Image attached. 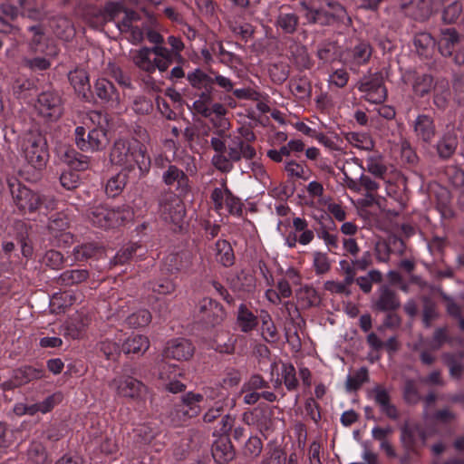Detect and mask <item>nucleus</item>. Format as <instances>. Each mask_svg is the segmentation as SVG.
<instances>
[{
	"instance_id": "obj_1",
	"label": "nucleus",
	"mask_w": 464,
	"mask_h": 464,
	"mask_svg": "<svg viewBox=\"0 0 464 464\" xmlns=\"http://www.w3.org/2000/svg\"><path fill=\"white\" fill-rule=\"evenodd\" d=\"M110 162L124 167L122 170L131 171L137 166L140 172L147 171L150 165V158L146 150L138 140L117 139L110 151Z\"/></svg>"
},
{
	"instance_id": "obj_2",
	"label": "nucleus",
	"mask_w": 464,
	"mask_h": 464,
	"mask_svg": "<svg viewBox=\"0 0 464 464\" xmlns=\"http://www.w3.org/2000/svg\"><path fill=\"white\" fill-rule=\"evenodd\" d=\"M22 156L36 170H43L49 160V148L45 136L39 130L26 132L21 143Z\"/></svg>"
},
{
	"instance_id": "obj_3",
	"label": "nucleus",
	"mask_w": 464,
	"mask_h": 464,
	"mask_svg": "<svg viewBox=\"0 0 464 464\" xmlns=\"http://www.w3.org/2000/svg\"><path fill=\"white\" fill-rule=\"evenodd\" d=\"M34 107L37 116L44 122H56L63 115L64 101L59 91L49 88L37 95Z\"/></svg>"
},
{
	"instance_id": "obj_4",
	"label": "nucleus",
	"mask_w": 464,
	"mask_h": 464,
	"mask_svg": "<svg viewBox=\"0 0 464 464\" xmlns=\"http://www.w3.org/2000/svg\"><path fill=\"white\" fill-rule=\"evenodd\" d=\"M204 401L201 393L188 392L180 397V401L175 404L168 413V419L174 427L184 425L188 420L199 415V403Z\"/></svg>"
},
{
	"instance_id": "obj_5",
	"label": "nucleus",
	"mask_w": 464,
	"mask_h": 464,
	"mask_svg": "<svg viewBox=\"0 0 464 464\" xmlns=\"http://www.w3.org/2000/svg\"><path fill=\"white\" fill-rule=\"evenodd\" d=\"M358 90L363 98L372 103H382L387 98V89L381 72L362 76L357 82Z\"/></svg>"
},
{
	"instance_id": "obj_6",
	"label": "nucleus",
	"mask_w": 464,
	"mask_h": 464,
	"mask_svg": "<svg viewBox=\"0 0 464 464\" xmlns=\"http://www.w3.org/2000/svg\"><path fill=\"white\" fill-rule=\"evenodd\" d=\"M400 432V441L405 451L417 455L426 446L428 433L420 424L405 422Z\"/></svg>"
},
{
	"instance_id": "obj_7",
	"label": "nucleus",
	"mask_w": 464,
	"mask_h": 464,
	"mask_svg": "<svg viewBox=\"0 0 464 464\" xmlns=\"http://www.w3.org/2000/svg\"><path fill=\"white\" fill-rule=\"evenodd\" d=\"M75 143L82 150H101L108 143L106 131L102 128H94L86 133L85 128L75 129Z\"/></svg>"
},
{
	"instance_id": "obj_8",
	"label": "nucleus",
	"mask_w": 464,
	"mask_h": 464,
	"mask_svg": "<svg viewBox=\"0 0 464 464\" xmlns=\"http://www.w3.org/2000/svg\"><path fill=\"white\" fill-rule=\"evenodd\" d=\"M402 80L411 85L413 94L418 98H424L436 88L435 78L432 74L420 72L416 70H408L404 72Z\"/></svg>"
},
{
	"instance_id": "obj_9",
	"label": "nucleus",
	"mask_w": 464,
	"mask_h": 464,
	"mask_svg": "<svg viewBox=\"0 0 464 464\" xmlns=\"http://www.w3.org/2000/svg\"><path fill=\"white\" fill-rule=\"evenodd\" d=\"M10 190L15 206L22 212L33 213L39 209L40 193L17 182L10 183Z\"/></svg>"
},
{
	"instance_id": "obj_10",
	"label": "nucleus",
	"mask_w": 464,
	"mask_h": 464,
	"mask_svg": "<svg viewBox=\"0 0 464 464\" xmlns=\"http://www.w3.org/2000/svg\"><path fill=\"white\" fill-rule=\"evenodd\" d=\"M401 305L398 293L387 285L379 287L371 302L372 309L379 313L396 312L401 308Z\"/></svg>"
},
{
	"instance_id": "obj_11",
	"label": "nucleus",
	"mask_w": 464,
	"mask_h": 464,
	"mask_svg": "<svg viewBox=\"0 0 464 464\" xmlns=\"http://www.w3.org/2000/svg\"><path fill=\"white\" fill-rule=\"evenodd\" d=\"M185 213L184 204L176 195H169L160 201V217L168 223L181 227Z\"/></svg>"
},
{
	"instance_id": "obj_12",
	"label": "nucleus",
	"mask_w": 464,
	"mask_h": 464,
	"mask_svg": "<svg viewBox=\"0 0 464 464\" xmlns=\"http://www.w3.org/2000/svg\"><path fill=\"white\" fill-rule=\"evenodd\" d=\"M430 198L435 203L436 209L440 213L442 218H451L454 211L451 206V193L444 186L438 182L430 184Z\"/></svg>"
},
{
	"instance_id": "obj_13",
	"label": "nucleus",
	"mask_w": 464,
	"mask_h": 464,
	"mask_svg": "<svg viewBox=\"0 0 464 464\" xmlns=\"http://www.w3.org/2000/svg\"><path fill=\"white\" fill-rule=\"evenodd\" d=\"M109 387L119 395L131 399L140 397L146 389L141 382L130 376L116 377L109 382Z\"/></svg>"
},
{
	"instance_id": "obj_14",
	"label": "nucleus",
	"mask_w": 464,
	"mask_h": 464,
	"mask_svg": "<svg viewBox=\"0 0 464 464\" xmlns=\"http://www.w3.org/2000/svg\"><path fill=\"white\" fill-rule=\"evenodd\" d=\"M301 6L306 11L305 17L311 24H317L322 26H328L334 24L326 5L322 0H309L308 3L302 2Z\"/></svg>"
},
{
	"instance_id": "obj_15",
	"label": "nucleus",
	"mask_w": 464,
	"mask_h": 464,
	"mask_svg": "<svg viewBox=\"0 0 464 464\" xmlns=\"http://www.w3.org/2000/svg\"><path fill=\"white\" fill-rule=\"evenodd\" d=\"M413 132L419 141L424 144H430L436 135L437 129L433 117L421 113L417 115L412 123Z\"/></svg>"
},
{
	"instance_id": "obj_16",
	"label": "nucleus",
	"mask_w": 464,
	"mask_h": 464,
	"mask_svg": "<svg viewBox=\"0 0 464 464\" xmlns=\"http://www.w3.org/2000/svg\"><path fill=\"white\" fill-rule=\"evenodd\" d=\"M195 347L192 343L186 338H175L167 343L163 351L166 358L177 361H188L194 354Z\"/></svg>"
},
{
	"instance_id": "obj_17",
	"label": "nucleus",
	"mask_w": 464,
	"mask_h": 464,
	"mask_svg": "<svg viewBox=\"0 0 464 464\" xmlns=\"http://www.w3.org/2000/svg\"><path fill=\"white\" fill-rule=\"evenodd\" d=\"M199 316L205 324L215 326L223 322L226 312L217 301L211 298H204L199 304Z\"/></svg>"
},
{
	"instance_id": "obj_18",
	"label": "nucleus",
	"mask_w": 464,
	"mask_h": 464,
	"mask_svg": "<svg viewBox=\"0 0 464 464\" xmlns=\"http://www.w3.org/2000/svg\"><path fill=\"white\" fill-rule=\"evenodd\" d=\"M29 31L34 34L29 46L34 53H44L47 57H56L59 49L53 43L45 38L43 29L40 25H33L29 27Z\"/></svg>"
},
{
	"instance_id": "obj_19",
	"label": "nucleus",
	"mask_w": 464,
	"mask_h": 464,
	"mask_svg": "<svg viewBox=\"0 0 464 464\" xmlns=\"http://www.w3.org/2000/svg\"><path fill=\"white\" fill-rule=\"evenodd\" d=\"M299 15L288 5H282L275 21V26L285 34H294L299 26Z\"/></svg>"
},
{
	"instance_id": "obj_20",
	"label": "nucleus",
	"mask_w": 464,
	"mask_h": 464,
	"mask_svg": "<svg viewBox=\"0 0 464 464\" xmlns=\"http://www.w3.org/2000/svg\"><path fill=\"white\" fill-rule=\"evenodd\" d=\"M461 35L454 27L441 28L437 41L439 53L445 58L453 55L454 50L459 44Z\"/></svg>"
},
{
	"instance_id": "obj_21",
	"label": "nucleus",
	"mask_w": 464,
	"mask_h": 464,
	"mask_svg": "<svg viewBox=\"0 0 464 464\" xmlns=\"http://www.w3.org/2000/svg\"><path fill=\"white\" fill-rule=\"evenodd\" d=\"M400 7L407 15L417 21H426L432 14L431 0H402Z\"/></svg>"
},
{
	"instance_id": "obj_22",
	"label": "nucleus",
	"mask_w": 464,
	"mask_h": 464,
	"mask_svg": "<svg viewBox=\"0 0 464 464\" xmlns=\"http://www.w3.org/2000/svg\"><path fill=\"white\" fill-rule=\"evenodd\" d=\"M68 79L78 97L85 102L92 98L88 72L83 69H75L68 74Z\"/></svg>"
},
{
	"instance_id": "obj_23",
	"label": "nucleus",
	"mask_w": 464,
	"mask_h": 464,
	"mask_svg": "<svg viewBox=\"0 0 464 464\" xmlns=\"http://www.w3.org/2000/svg\"><path fill=\"white\" fill-rule=\"evenodd\" d=\"M228 138L230 141L227 143V153L231 160L238 162L242 159L250 160L256 157V152L255 148L251 144H248L244 139L231 137L230 135Z\"/></svg>"
},
{
	"instance_id": "obj_24",
	"label": "nucleus",
	"mask_w": 464,
	"mask_h": 464,
	"mask_svg": "<svg viewBox=\"0 0 464 464\" xmlns=\"http://www.w3.org/2000/svg\"><path fill=\"white\" fill-rule=\"evenodd\" d=\"M191 265V255L182 251L168 255L162 264V271L174 275L186 271Z\"/></svg>"
},
{
	"instance_id": "obj_25",
	"label": "nucleus",
	"mask_w": 464,
	"mask_h": 464,
	"mask_svg": "<svg viewBox=\"0 0 464 464\" xmlns=\"http://www.w3.org/2000/svg\"><path fill=\"white\" fill-rule=\"evenodd\" d=\"M58 154L60 160L73 170L83 171L90 168V158L73 149L60 148Z\"/></svg>"
},
{
	"instance_id": "obj_26",
	"label": "nucleus",
	"mask_w": 464,
	"mask_h": 464,
	"mask_svg": "<svg viewBox=\"0 0 464 464\" xmlns=\"http://www.w3.org/2000/svg\"><path fill=\"white\" fill-rule=\"evenodd\" d=\"M212 456L218 464H227L234 459L236 452L228 436H220L212 445Z\"/></svg>"
},
{
	"instance_id": "obj_27",
	"label": "nucleus",
	"mask_w": 464,
	"mask_h": 464,
	"mask_svg": "<svg viewBox=\"0 0 464 464\" xmlns=\"http://www.w3.org/2000/svg\"><path fill=\"white\" fill-rule=\"evenodd\" d=\"M373 400L379 405L381 411L392 420L399 418V412L395 405L391 402V396L387 390L381 385H376L371 392Z\"/></svg>"
},
{
	"instance_id": "obj_28",
	"label": "nucleus",
	"mask_w": 464,
	"mask_h": 464,
	"mask_svg": "<svg viewBox=\"0 0 464 464\" xmlns=\"http://www.w3.org/2000/svg\"><path fill=\"white\" fill-rule=\"evenodd\" d=\"M288 52L295 64L299 70H308L313 63L305 45L300 42L291 39L288 45Z\"/></svg>"
},
{
	"instance_id": "obj_29",
	"label": "nucleus",
	"mask_w": 464,
	"mask_h": 464,
	"mask_svg": "<svg viewBox=\"0 0 464 464\" xmlns=\"http://www.w3.org/2000/svg\"><path fill=\"white\" fill-rule=\"evenodd\" d=\"M162 179L168 186H173L177 183V189L180 190L181 193H187L189 190L188 177L176 165H169L163 173Z\"/></svg>"
},
{
	"instance_id": "obj_30",
	"label": "nucleus",
	"mask_w": 464,
	"mask_h": 464,
	"mask_svg": "<svg viewBox=\"0 0 464 464\" xmlns=\"http://www.w3.org/2000/svg\"><path fill=\"white\" fill-rule=\"evenodd\" d=\"M113 217L114 213L111 210V208L104 205L92 207L88 214V218L94 226L102 228H109L113 227L111 219Z\"/></svg>"
},
{
	"instance_id": "obj_31",
	"label": "nucleus",
	"mask_w": 464,
	"mask_h": 464,
	"mask_svg": "<svg viewBox=\"0 0 464 464\" xmlns=\"http://www.w3.org/2000/svg\"><path fill=\"white\" fill-rule=\"evenodd\" d=\"M421 301V322L425 328L429 329L433 323L440 318L438 304L429 295H422Z\"/></svg>"
},
{
	"instance_id": "obj_32",
	"label": "nucleus",
	"mask_w": 464,
	"mask_h": 464,
	"mask_svg": "<svg viewBox=\"0 0 464 464\" xmlns=\"http://www.w3.org/2000/svg\"><path fill=\"white\" fill-rule=\"evenodd\" d=\"M16 384L25 385L30 382L40 380L44 377V369L32 365H24L13 371Z\"/></svg>"
},
{
	"instance_id": "obj_33",
	"label": "nucleus",
	"mask_w": 464,
	"mask_h": 464,
	"mask_svg": "<svg viewBox=\"0 0 464 464\" xmlns=\"http://www.w3.org/2000/svg\"><path fill=\"white\" fill-rule=\"evenodd\" d=\"M458 144V137L455 133H444L436 145V150L440 159L444 160L450 159L454 155Z\"/></svg>"
},
{
	"instance_id": "obj_34",
	"label": "nucleus",
	"mask_w": 464,
	"mask_h": 464,
	"mask_svg": "<svg viewBox=\"0 0 464 464\" xmlns=\"http://www.w3.org/2000/svg\"><path fill=\"white\" fill-rule=\"evenodd\" d=\"M94 92L102 102H119V93L111 82L100 78L95 82Z\"/></svg>"
},
{
	"instance_id": "obj_35",
	"label": "nucleus",
	"mask_w": 464,
	"mask_h": 464,
	"mask_svg": "<svg viewBox=\"0 0 464 464\" xmlns=\"http://www.w3.org/2000/svg\"><path fill=\"white\" fill-rule=\"evenodd\" d=\"M413 44L419 55L429 57L431 55L437 41L430 33L420 32L415 34Z\"/></svg>"
},
{
	"instance_id": "obj_36",
	"label": "nucleus",
	"mask_w": 464,
	"mask_h": 464,
	"mask_svg": "<svg viewBox=\"0 0 464 464\" xmlns=\"http://www.w3.org/2000/svg\"><path fill=\"white\" fill-rule=\"evenodd\" d=\"M187 80L189 84L197 90H209V88L213 87L212 70H210L209 72H206L197 68L188 73Z\"/></svg>"
},
{
	"instance_id": "obj_37",
	"label": "nucleus",
	"mask_w": 464,
	"mask_h": 464,
	"mask_svg": "<svg viewBox=\"0 0 464 464\" xmlns=\"http://www.w3.org/2000/svg\"><path fill=\"white\" fill-rule=\"evenodd\" d=\"M89 277V271L86 269H72L62 273L55 282L61 286H72L86 281Z\"/></svg>"
},
{
	"instance_id": "obj_38",
	"label": "nucleus",
	"mask_w": 464,
	"mask_h": 464,
	"mask_svg": "<svg viewBox=\"0 0 464 464\" xmlns=\"http://www.w3.org/2000/svg\"><path fill=\"white\" fill-rule=\"evenodd\" d=\"M150 347L149 339L140 334L129 337L122 344V351L126 354L142 355Z\"/></svg>"
},
{
	"instance_id": "obj_39",
	"label": "nucleus",
	"mask_w": 464,
	"mask_h": 464,
	"mask_svg": "<svg viewBox=\"0 0 464 464\" xmlns=\"http://www.w3.org/2000/svg\"><path fill=\"white\" fill-rule=\"evenodd\" d=\"M295 297L297 299V303L304 309L316 306L321 301L316 290L313 286L307 285L301 286L295 291Z\"/></svg>"
},
{
	"instance_id": "obj_40",
	"label": "nucleus",
	"mask_w": 464,
	"mask_h": 464,
	"mask_svg": "<svg viewBox=\"0 0 464 464\" xmlns=\"http://www.w3.org/2000/svg\"><path fill=\"white\" fill-rule=\"evenodd\" d=\"M216 260L223 266L229 267L235 263V255L230 243L227 240H218L215 245Z\"/></svg>"
},
{
	"instance_id": "obj_41",
	"label": "nucleus",
	"mask_w": 464,
	"mask_h": 464,
	"mask_svg": "<svg viewBox=\"0 0 464 464\" xmlns=\"http://www.w3.org/2000/svg\"><path fill=\"white\" fill-rule=\"evenodd\" d=\"M230 287L237 292H251L255 287L254 277L241 270L229 279Z\"/></svg>"
},
{
	"instance_id": "obj_42",
	"label": "nucleus",
	"mask_w": 464,
	"mask_h": 464,
	"mask_svg": "<svg viewBox=\"0 0 464 464\" xmlns=\"http://www.w3.org/2000/svg\"><path fill=\"white\" fill-rule=\"evenodd\" d=\"M237 338L228 332L218 333L213 340V347L220 353L232 354L235 352Z\"/></svg>"
},
{
	"instance_id": "obj_43",
	"label": "nucleus",
	"mask_w": 464,
	"mask_h": 464,
	"mask_svg": "<svg viewBox=\"0 0 464 464\" xmlns=\"http://www.w3.org/2000/svg\"><path fill=\"white\" fill-rule=\"evenodd\" d=\"M257 317L245 304H240L237 317L238 328L243 333H248L257 325Z\"/></svg>"
},
{
	"instance_id": "obj_44",
	"label": "nucleus",
	"mask_w": 464,
	"mask_h": 464,
	"mask_svg": "<svg viewBox=\"0 0 464 464\" xmlns=\"http://www.w3.org/2000/svg\"><path fill=\"white\" fill-rule=\"evenodd\" d=\"M128 172L121 170L112 176L106 183L105 193L110 198H115L120 195L125 188L128 180Z\"/></svg>"
},
{
	"instance_id": "obj_45",
	"label": "nucleus",
	"mask_w": 464,
	"mask_h": 464,
	"mask_svg": "<svg viewBox=\"0 0 464 464\" xmlns=\"http://www.w3.org/2000/svg\"><path fill=\"white\" fill-rule=\"evenodd\" d=\"M152 53L151 47H142L135 52L132 62L140 70L153 73V60L150 59Z\"/></svg>"
},
{
	"instance_id": "obj_46",
	"label": "nucleus",
	"mask_w": 464,
	"mask_h": 464,
	"mask_svg": "<svg viewBox=\"0 0 464 464\" xmlns=\"http://www.w3.org/2000/svg\"><path fill=\"white\" fill-rule=\"evenodd\" d=\"M382 280V274L379 270L372 269L366 276L355 278L354 282L364 294H369L372 292V284H381Z\"/></svg>"
},
{
	"instance_id": "obj_47",
	"label": "nucleus",
	"mask_w": 464,
	"mask_h": 464,
	"mask_svg": "<svg viewBox=\"0 0 464 464\" xmlns=\"http://www.w3.org/2000/svg\"><path fill=\"white\" fill-rule=\"evenodd\" d=\"M372 51V47L368 43L361 42L348 51V55L353 63L360 65L369 61Z\"/></svg>"
},
{
	"instance_id": "obj_48",
	"label": "nucleus",
	"mask_w": 464,
	"mask_h": 464,
	"mask_svg": "<svg viewBox=\"0 0 464 464\" xmlns=\"http://www.w3.org/2000/svg\"><path fill=\"white\" fill-rule=\"evenodd\" d=\"M89 323L90 320L86 315L78 314L67 323L64 334L72 339H77L82 335Z\"/></svg>"
},
{
	"instance_id": "obj_49",
	"label": "nucleus",
	"mask_w": 464,
	"mask_h": 464,
	"mask_svg": "<svg viewBox=\"0 0 464 464\" xmlns=\"http://www.w3.org/2000/svg\"><path fill=\"white\" fill-rule=\"evenodd\" d=\"M136 440L141 444H150L160 433L159 427L151 424H140L134 429Z\"/></svg>"
},
{
	"instance_id": "obj_50",
	"label": "nucleus",
	"mask_w": 464,
	"mask_h": 464,
	"mask_svg": "<svg viewBox=\"0 0 464 464\" xmlns=\"http://www.w3.org/2000/svg\"><path fill=\"white\" fill-rule=\"evenodd\" d=\"M289 87L292 93L299 100L310 98L312 86L306 78L293 79L290 81Z\"/></svg>"
},
{
	"instance_id": "obj_51",
	"label": "nucleus",
	"mask_w": 464,
	"mask_h": 464,
	"mask_svg": "<svg viewBox=\"0 0 464 464\" xmlns=\"http://www.w3.org/2000/svg\"><path fill=\"white\" fill-rule=\"evenodd\" d=\"M243 420L247 425H256L260 428L267 427L269 419L266 416V411L255 408L252 411L245 412L243 414Z\"/></svg>"
},
{
	"instance_id": "obj_52",
	"label": "nucleus",
	"mask_w": 464,
	"mask_h": 464,
	"mask_svg": "<svg viewBox=\"0 0 464 464\" xmlns=\"http://www.w3.org/2000/svg\"><path fill=\"white\" fill-rule=\"evenodd\" d=\"M322 4H324L326 7H328V11L335 23H344L345 20L349 23L351 22L346 9L339 2L334 0H322Z\"/></svg>"
},
{
	"instance_id": "obj_53",
	"label": "nucleus",
	"mask_w": 464,
	"mask_h": 464,
	"mask_svg": "<svg viewBox=\"0 0 464 464\" xmlns=\"http://www.w3.org/2000/svg\"><path fill=\"white\" fill-rule=\"evenodd\" d=\"M42 263L50 269L60 270L64 266L65 258L61 252L51 249L45 252Z\"/></svg>"
},
{
	"instance_id": "obj_54",
	"label": "nucleus",
	"mask_w": 464,
	"mask_h": 464,
	"mask_svg": "<svg viewBox=\"0 0 464 464\" xmlns=\"http://www.w3.org/2000/svg\"><path fill=\"white\" fill-rule=\"evenodd\" d=\"M316 55L323 63H330L337 59V46L335 43L325 42L318 46Z\"/></svg>"
},
{
	"instance_id": "obj_55",
	"label": "nucleus",
	"mask_w": 464,
	"mask_h": 464,
	"mask_svg": "<svg viewBox=\"0 0 464 464\" xmlns=\"http://www.w3.org/2000/svg\"><path fill=\"white\" fill-rule=\"evenodd\" d=\"M368 369L362 367L353 375H348L345 382V388L348 392L357 391L362 383L368 382Z\"/></svg>"
},
{
	"instance_id": "obj_56",
	"label": "nucleus",
	"mask_w": 464,
	"mask_h": 464,
	"mask_svg": "<svg viewBox=\"0 0 464 464\" xmlns=\"http://www.w3.org/2000/svg\"><path fill=\"white\" fill-rule=\"evenodd\" d=\"M147 286L148 289L159 295H169L176 289L175 284L168 278L149 281Z\"/></svg>"
},
{
	"instance_id": "obj_57",
	"label": "nucleus",
	"mask_w": 464,
	"mask_h": 464,
	"mask_svg": "<svg viewBox=\"0 0 464 464\" xmlns=\"http://www.w3.org/2000/svg\"><path fill=\"white\" fill-rule=\"evenodd\" d=\"M268 72L271 80L276 84L285 82L290 72L289 66L284 63L271 64Z\"/></svg>"
},
{
	"instance_id": "obj_58",
	"label": "nucleus",
	"mask_w": 464,
	"mask_h": 464,
	"mask_svg": "<svg viewBox=\"0 0 464 464\" xmlns=\"http://www.w3.org/2000/svg\"><path fill=\"white\" fill-rule=\"evenodd\" d=\"M151 321V314L148 310H139L126 319V324L131 328L144 327Z\"/></svg>"
},
{
	"instance_id": "obj_59",
	"label": "nucleus",
	"mask_w": 464,
	"mask_h": 464,
	"mask_svg": "<svg viewBox=\"0 0 464 464\" xmlns=\"http://www.w3.org/2000/svg\"><path fill=\"white\" fill-rule=\"evenodd\" d=\"M100 248L94 243H86L73 248V256L77 261H84L96 256Z\"/></svg>"
},
{
	"instance_id": "obj_60",
	"label": "nucleus",
	"mask_w": 464,
	"mask_h": 464,
	"mask_svg": "<svg viewBox=\"0 0 464 464\" xmlns=\"http://www.w3.org/2000/svg\"><path fill=\"white\" fill-rule=\"evenodd\" d=\"M18 430L8 429L7 424L0 420V449L10 448L16 440Z\"/></svg>"
},
{
	"instance_id": "obj_61",
	"label": "nucleus",
	"mask_w": 464,
	"mask_h": 464,
	"mask_svg": "<svg viewBox=\"0 0 464 464\" xmlns=\"http://www.w3.org/2000/svg\"><path fill=\"white\" fill-rule=\"evenodd\" d=\"M444 363L449 367L451 377L459 379L463 372V364L461 360L457 358L455 354L444 353L442 355Z\"/></svg>"
},
{
	"instance_id": "obj_62",
	"label": "nucleus",
	"mask_w": 464,
	"mask_h": 464,
	"mask_svg": "<svg viewBox=\"0 0 464 464\" xmlns=\"http://www.w3.org/2000/svg\"><path fill=\"white\" fill-rule=\"evenodd\" d=\"M132 109L139 115H149L153 111V102L144 95H138L133 99Z\"/></svg>"
},
{
	"instance_id": "obj_63",
	"label": "nucleus",
	"mask_w": 464,
	"mask_h": 464,
	"mask_svg": "<svg viewBox=\"0 0 464 464\" xmlns=\"http://www.w3.org/2000/svg\"><path fill=\"white\" fill-rule=\"evenodd\" d=\"M28 458L34 464H44L47 459V454L45 448L42 443L37 441H33L30 444V447L27 451Z\"/></svg>"
},
{
	"instance_id": "obj_64",
	"label": "nucleus",
	"mask_w": 464,
	"mask_h": 464,
	"mask_svg": "<svg viewBox=\"0 0 464 464\" xmlns=\"http://www.w3.org/2000/svg\"><path fill=\"white\" fill-rule=\"evenodd\" d=\"M286 455L279 447L270 449L260 464H285Z\"/></svg>"
}]
</instances>
